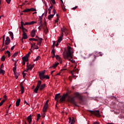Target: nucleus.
<instances>
[{"label":"nucleus","instance_id":"4468645a","mask_svg":"<svg viewBox=\"0 0 124 124\" xmlns=\"http://www.w3.org/2000/svg\"><path fill=\"white\" fill-rule=\"evenodd\" d=\"M20 102H21V99H18V100H17V101H16V107H18V106H19V105H20Z\"/></svg>","mask_w":124,"mask_h":124},{"label":"nucleus","instance_id":"ddd939ff","mask_svg":"<svg viewBox=\"0 0 124 124\" xmlns=\"http://www.w3.org/2000/svg\"><path fill=\"white\" fill-rule=\"evenodd\" d=\"M31 37H34L35 36V30H32L31 33Z\"/></svg>","mask_w":124,"mask_h":124},{"label":"nucleus","instance_id":"de8ad7c7","mask_svg":"<svg viewBox=\"0 0 124 124\" xmlns=\"http://www.w3.org/2000/svg\"><path fill=\"white\" fill-rule=\"evenodd\" d=\"M38 40L40 42H42V40H43V39L42 38H38Z\"/></svg>","mask_w":124,"mask_h":124},{"label":"nucleus","instance_id":"6e6d98bb","mask_svg":"<svg viewBox=\"0 0 124 124\" xmlns=\"http://www.w3.org/2000/svg\"><path fill=\"white\" fill-rule=\"evenodd\" d=\"M56 16H57L56 20L58 21L60 19V16L58 14L56 15Z\"/></svg>","mask_w":124,"mask_h":124},{"label":"nucleus","instance_id":"a211bd4d","mask_svg":"<svg viewBox=\"0 0 124 124\" xmlns=\"http://www.w3.org/2000/svg\"><path fill=\"white\" fill-rule=\"evenodd\" d=\"M60 93H57L55 95V100H57L58 98H60L61 97Z\"/></svg>","mask_w":124,"mask_h":124},{"label":"nucleus","instance_id":"6e6552de","mask_svg":"<svg viewBox=\"0 0 124 124\" xmlns=\"http://www.w3.org/2000/svg\"><path fill=\"white\" fill-rule=\"evenodd\" d=\"M22 38H23V39H27L28 38L27 33H26L24 31H23V33H22Z\"/></svg>","mask_w":124,"mask_h":124},{"label":"nucleus","instance_id":"aec40b11","mask_svg":"<svg viewBox=\"0 0 124 124\" xmlns=\"http://www.w3.org/2000/svg\"><path fill=\"white\" fill-rule=\"evenodd\" d=\"M41 84H42V82L41 80H39L38 81V83L36 87H38V88H40V86H41Z\"/></svg>","mask_w":124,"mask_h":124},{"label":"nucleus","instance_id":"ea45409f","mask_svg":"<svg viewBox=\"0 0 124 124\" xmlns=\"http://www.w3.org/2000/svg\"><path fill=\"white\" fill-rule=\"evenodd\" d=\"M30 11H32V12L36 11V9L33 8H30Z\"/></svg>","mask_w":124,"mask_h":124},{"label":"nucleus","instance_id":"bf43d9fd","mask_svg":"<svg viewBox=\"0 0 124 124\" xmlns=\"http://www.w3.org/2000/svg\"><path fill=\"white\" fill-rule=\"evenodd\" d=\"M30 25V22H26L25 24H24V26H26V25Z\"/></svg>","mask_w":124,"mask_h":124},{"label":"nucleus","instance_id":"49530a36","mask_svg":"<svg viewBox=\"0 0 124 124\" xmlns=\"http://www.w3.org/2000/svg\"><path fill=\"white\" fill-rule=\"evenodd\" d=\"M42 19H43L42 16H39V18H38L39 21H42Z\"/></svg>","mask_w":124,"mask_h":124},{"label":"nucleus","instance_id":"dca6fc26","mask_svg":"<svg viewBox=\"0 0 124 124\" xmlns=\"http://www.w3.org/2000/svg\"><path fill=\"white\" fill-rule=\"evenodd\" d=\"M22 59L23 60L22 64L23 65H25L26 64V62H28V59H26V58H22Z\"/></svg>","mask_w":124,"mask_h":124},{"label":"nucleus","instance_id":"13d9d810","mask_svg":"<svg viewBox=\"0 0 124 124\" xmlns=\"http://www.w3.org/2000/svg\"><path fill=\"white\" fill-rule=\"evenodd\" d=\"M102 53L101 52H99V53H98V56H100L101 57H102Z\"/></svg>","mask_w":124,"mask_h":124},{"label":"nucleus","instance_id":"c9c22d12","mask_svg":"<svg viewBox=\"0 0 124 124\" xmlns=\"http://www.w3.org/2000/svg\"><path fill=\"white\" fill-rule=\"evenodd\" d=\"M18 54H19V52H16L13 55L12 57H13V58H15L16 57V56H17V55H18Z\"/></svg>","mask_w":124,"mask_h":124},{"label":"nucleus","instance_id":"1a4fd4ad","mask_svg":"<svg viewBox=\"0 0 124 124\" xmlns=\"http://www.w3.org/2000/svg\"><path fill=\"white\" fill-rule=\"evenodd\" d=\"M96 57V56L95 55H94V60H93V61H91L89 62V66L90 67H92V66L93 65V62H94V61H95Z\"/></svg>","mask_w":124,"mask_h":124},{"label":"nucleus","instance_id":"603ef678","mask_svg":"<svg viewBox=\"0 0 124 124\" xmlns=\"http://www.w3.org/2000/svg\"><path fill=\"white\" fill-rule=\"evenodd\" d=\"M53 12L54 13L53 15L55 16V14H56V13H57V11H56V10H55V8L53 9Z\"/></svg>","mask_w":124,"mask_h":124},{"label":"nucleus","instance_id":"4be33fe9","mask_svg":"<svg viewBox=\"0 0 124 124\" xmlns=\"http://www.w3.org/2000/svg\"><path fill=\"white\" fill-rule=\"evenodd\" d=\"M16 70H17V67H16V66H15V67L13 68L14 75H16Z\"/></svg>","mask_w":124,"mask_h":124},{"label":"nucleus","instance_id":"e2e57ef3","mask_svg":"<svg viewBox=\"0 0 124 124\" xmlns=\"http://www.w3.org/2000/svg\"><path fill=\"white\" fill-rule=\"evenodd\" d=\"M20 89L21 91H24V86H20Z\"/></svg>","mask_w":124,"mask_h":124},{"label":"nucleus","instance_id":"2eb2a0df","mask_svg":"<svg viewBox=\"0 0 124 124\" xmlns=\"http://www.w3.org/2000/svg\"><path fill=\"white\" fill-rule=\"evenodd\" d=\"M30 55H31V52H29L27 54L23 57V59H26V60H28V58L30 57Z\"/></svg>","mask_w":124,"mask_h":124},{"label":"nucleus","instance_id":"79ce46f5","mask_svg":"<svg viewBox=\"0 0 124 124\" xmlns=\"http://www.w3.org/2000/svg\"><path fill=\"white\" fill-rule=\"evenodd\" d=\"M24 25H25V23H24V22L23 21H21V26L22 28H24Z\"/></svg>","mask_w":124,"mask_h":124},{"label":"nucleus","instance_id":"37998d69","mask_svg":"<svg viewBox=\"0 0 124 124\" xmlns=\"http://www.w3.org/2000/svg\"><path fill=\"white\" fill-rule=\"evenodd\" d=\"M40 117H41L40 114H39V113L38 114L37 121H38V120H39V119H40Z\"/></svg>","mask_w":124,"mask_h":124},{"label":"nucleus","instance_id":"393cba45","mask_svg":"<svg viewBox=\"0 0 124 124\" xmlns=\"http://www.w3.org/2000/svg\"><path fill=\"white\" fill-rule=\"evenodd\" d=\"M31 69H32V67L31 66V65H27V71H28V70H31Z\"/></svg>","mask_w":124,"mask_h":124},{"label":"nucleus","instance_id":"412c9836","mask_svg":"<svg viewBox=\"0 0 124 124\" xmlns=\"http://www.w3.org/2000/svg\"><path fill=\"white\" fill-rule=\"evenodd\" d=\"M43 30L45 33H47L48 32V28H47V27H43Z\"/></svg>","mask_w":124,"mask_h":124},{"label":"nucleus","instance_id":"20e7f679","mask_svg":"<svg viewBox=\"0 0 124 124\" xmlns=\"http://www.w3.org/2000/svg\"><path fill=\"white\" fill-rule=\"evenodd\" d=\"M88 112H90L92 115H93L94 116H96V117H101L100 114L99 113V110H88Z\"/></svg>","mask_w":124,"mask_h":124},{"label":"nucleus","instance_id":"f3484780","mask_svg":"<svg viewBox=\"0 0 124 124\" xmlns=\"http://www.w3.org/2000/svg\"><path fill=\"white\" fill-rule=\"evenodd\" d=\"M45 87H46V84H44L42 85H41V87H40V91H42V90H43Z\"/></svg>","mask_w":124,"mask_h":124},{"label":"nucleus","instance_id":"3c124183","mask_svg":"<svg viewBox=\"0 0 124 124\" xmlns=\"http://www.w3.org/2000/svg\"><path fill=\"white\" fill-rule=\"evenodd\" d=\"M35 23H36V22L31 21V22H30V25H33V24H35Z\"/></svg>","mask_w":124,"mask_h":124},{"label":"nucleus","instance_id":"f03ea898","mask_svg":"<svg viewBox=\"0 0 124 124\" xmlns=\"http://www.w3.org/2000/svg\"><path fill=\"white\" fill-rule=\"evenodd\" d=\"M64 52L63 53V57L64 59H66V60H68L69 61H70V59H68V58H70V59H72V54H73V52L72 51V48L71 47L68 46L67 47V52H66V55L65 54H64Z\"/></svg>","mask_w":124,"mask_h":124},{"label":"nucleus","instance_id":"774afa93","mask_svg":"<svg viewBox=\"0 0 124 124\" xmlns=\"http://www.w3.org/2000/svg\"><path fill=\"white\" fill-rule=\"evenodd\" d=\"M93 124H99V123H98V122H94Z\"/></svg>","mask_w":124,"mask_h":124},{"label":"nucleus","instance_id":"09e8293b","mask_svg":"<svg viewBox=\"0 0 124 124\" xmlns=\"http://www.w3.org/2000/svg\"><path fill=\"white\" fill-rule=\"evenodd\" d=\"M6 0V1L7 3H8V4H10V2H11V0Z\"/></svg>","mask_w":124,"mask_h":124},{"label":"nucleus","instance_id":"b1692460","mask_svg":"<svg viewBox=\"0 0 124 124\" xmlns=\"http://www.w3.org/2000/svg\"><path fill=\"white\" fill-rule=\"evenodd\" d=\"M69 123H70L71 122V124H74V123H75V121H74V119H71V118H69Z\"/></svg>","mask_w":124,"mask_h":124},{"label":"nucleus","instance_id":"c03bdc74","mask_svg":"<svg viewBox=\"0 0 124 124\" xmlns=\"http://www.w3.org/2000/svg\"><path fill=\"white\" fill-rule=\"evenodd\" d=\"M62 70H66V69H63L61 70V71H60V72L58 74H57L56 75V76H57V75H61V73L62 71Z\"/></svg>","mask_w":124,"mask_h":124},{"label":"nucleus","instance_id":"7c9ffc66","mask_svg":"<svg viewBox=\"0 0 124 124\" xmlns=\"http://www.w3.org/2000/svg\"><path fill=\"white\" fill-rule=\"evenodd\" d=\"M31 12V9H26L22 11V12Z\"/></svg>","mask_w":124,"mask_h":124},{"label":"nucleus","instance_id":"a19ab883","mask_svg":"<svg viewBox=\"0 0 124 124\" xmlns=\"http://www.w3.org/2000/svg\"><path fill=\"white\" fill-rule=\"evenodd\" d=\"M22 32H23V31H26L27 32L28 31V30L26 29V28H24V27H23L22 28Z\"/></svg>","mask_w":124,"mask_h":124},{"label":"nucleus","instance_id":"0e129e2a","mask_svg":"<svg viewBox=\"0 0 124 124\" xmlns=\"http://www.w3.org/2000/svg\"><path fill=\"white\" fill-rule=\"evenodd\" d=\"M39 27H40V28H42L43 29V28H45V26H43V24H40V26Z\"/></svg>","mask_w":124,"mask_h":124},{"label":"nucleus","instance_id":"39448f33","mask_svg":"<svg viewBox=\"0 0 124 124\" xmlns=\"http://www.w3.org/2000/svg\"><path fill=\"white\" fill-rule=\"evenodd\" d=\"M45 71L39 73V76L40 77V80H43V79H45Z\"/></svg>","mask_w":124,"mask_h":124},{"label":"nucleus","instance_id":"bb28decb","mask_svg":"<svg viewBox=\"0 0 124 124\" xmlns=\"http://www.w3.org/2000/svg\"><path fill=\"white\" fill-rule=\"evenodd\" d=\"M54 15H50L48 16V20H51V19H52V18H53L54 17Z\"/></svg>","mask_w":124,"mask_h":124},{"label":"nucleus","instance_id":"864d4df0","mask_svg":"<svg viewBox=\"0 0 124 124\" xmlns=\"http://www.w3.org/2000/svg\"><path fill=\"white\" fill-rule=\"evenodd\" d=\"M33 48L37 50L38 49H39V47H38V46H35V47H33Z\"/></svg>","mask_w":124,"mask_h":124},{"label":"nucleus","instance_id":"8fccbe9b","mask_svg":"<svg viewBox=\"0 0 124 124\" xmlns=\"http://www.w3.org/2000/svg\"><path fill=\"white\" fill-rule=\"evenodd\" d=\"M41 43H42V42H38L37 45H39V46H41Z\"/></svg>","mask_w":124,"mask_h":124},{"label":"nucleus","instance_id":"423d86ee","mask_svg":"<svg viewBox=\"0 0 124 124\" xmlns=\"http://www.w3.org/2000/svg\"><path fill=\"white\" fill-rule=\"evenodd\" d=\"M67 95V94H63V96L60 98V102L62 103V102H64V101H65V98H66Z\"/></svg>","mask_w":124,"mask_h":124},{"label":"nucleus","instance_id":"5fc2aeb1","mask_svg":"<svg viewBox=\"0 0 124 124\" xmlns=\"http://www.w3.org/2000/svg\"><path fill=\"white\" fill-rule=\"evenodd\" d=\"M4 40H5V38H2V46L4 45Z\"/></svg>","mask_w":124,"mask_h":124},{"label":"nucleus","instance_id":"680f3d73","mask_svg":"<svg viewBox=\"0 0 124 124\" xmlns=\"http://www.w3.org/2000/svg\"><path fill=\"white\" fill-rule=\"evenodd\" d=\"M17 62H18V60L15 61V63H14V66H16V64L17 63Z\"/></svg>","mask_w":124,"mask_h":124},{"label":"nucleus","instance_id":"69168bd1","mask_svg":"<svg viewBox=\"0 0 124 124\" xmlns=\"http://www.w3.org/2000/svg\"><path fill=\"white\" fill-rule=\"evenodd\" d=\"M45 78L46 79H50V77L48 76H45Z\"/></svg>","mask_w":124,"mask_h":124},{"label":"nucleus","instance_id":"5701e85b","mask_svg":"<svg viewBox=\"0 0 124 124\" xmlns=\"http://www.w3.org/2000/svg\"><path fill=\"white\" fill-rule=\"evenodd\" d=\"M38 90H39V87L36 86V88L34 90V92L35 93H38Z\"/></svg>","mask_w":124,"mask_h":124},{"label":"nucleus","instance_id":"f704fd0d","mask_svg":"<svg viewBox=\"0 0 124 124\" xmlns=\"http://www.w3.org/2000/svg\"><path fill=\"white\" fill-rule=\"evenodd\" d=\"M5 54H8V58H9V57H10L11 53L9 50H7V51H5Z\"/></svg>","mask_w":124,"mask_h":124},{"label":"nucleus","instance_id":"4c0bfd02","mask_svg":"<svg viewBox=\"0 0 124 124\" xmlns=\"http://www.w3.org/2000/svg\"><path fill=\"white\" fill-rule=\"evenodd\" d=\"M4 102H5V100H2L0 103V106H1L2 105V104H3V103H4Z\"/></svg>","mask_w":124,"mask_h":124},{"label":"nucleus","instance_id":"9b49d317","mask_svg":"<svg viewBox=\"0 0 124 124\" xmlns=\"http://www.w3.org/2000/svg\"><path fill=\"white\" fill-rule=\"evenodd\" d=\"M27 121L29 123V124H31V123L32 122V120H31V115H30L27 117Z\"/></svg>","mask_w":124,"mask_h":124},{"label":"nucleus","instance_id":"c85d7f7f","mask_svg":"<svg viewBox=\"0 0 124 124\" xmlns=\"http://www.w3.org/2000/svg\"><path fill=\"white\" fill-rule=\"evenodd\" d=\"M61 6L62 7V9L63 11H65V7H64V4H61Z\"/></svg>","mask_w":124,"mask_h":124},{"label":"nucleus","instance_id":"f8f14e48","mask_svg":"<svg viewBox=\"0 0 124 124\" xmlns=\"http://www.w3.org/2000/svg\"><path fill=\"white\" fill-rule=\"evenodd\" d=\"M66 31H67V29L64 27H63L62 28H61L62 34V33L63 34V33L65 32Z\"/></svg>","mask_w":124,"mask_h":124},{"label":"nucleus","instance_id":"a18cd8bd","mask_svg":"<svg viewBox=\"0 0 124 124\" xmlns=\"http://www.w3.org/2000/svg\"><path fill=\"white\" fill-rule=\"evenodd\" d=\"M8 33H9V34H10V36H13V32L10 31L8 32Z\"/></svg>","mask_w":124,"mask_h":124},{"label":"nucleus","instance_id":"72a5a7b5","mask_svg":"<svg viewBox=\"0 0 124 124\" xmlns=\"http://www.w3.org/2000/svg\"><path fill=\"white\" fill-rule=\"evenodd\" d=\"M1 61L2 62H4L5 61V57L4 56V55L2 56L1 58Z\"/></svg>","mask_w":124,"mask_h":124},{"label":"nucleus","instance_id":"338daca9","mask_svg":"<svg viewBox=\"0 0 124 124\" xmlns=\"http://www.w3.org/2000/svg\"><path fill=\"white\" fill-rule=\"evenodd\" d=\"M48 14H51V9H48Z\"/></svg>","mask_w":124,"mask_h":124},{"label":"nucleus","instance_id":"c756f323","mask_svg":"<svg viewBox=\"0 0 124 124\" xmlns=\"http://www.w3.org/2000/svg\"><path fill=\"white\" fill-rule=\"evenodd\" d=\"M40 59H41V57H40V56H38L36 57V59H34V60H33V61H34V62H36V61H38Z\"/></svg>","mask_w":124,"mask_h":124},{"label":"nucleus","instance_id":"6ab92c4d","mask_svg":"<svg viewBox=\"0 0 124 124\" xmlns=\"http://www.w3.org/2000/svg\"><path fill=\"white\" fill-rule=\"evenodd\" d=\"M59 62H57L55 64H53L52 66L50 67V68H51V67H54V68H56L57 67V66H58V65H59Z\"/></svg>","mask_w":124,"mask_h":124},{"label":"nucleus","instance_id":"2f4dec72","mask_svg":"<svg viewBox=\"0 0 124 124\" xmlns=\"http://www.w3.org/2000/svg\"><path fill=\"white\" fill-rule=\"evenodd\" d=\"M28 72L27 70H25L24 72H23L22 73V75H23V78H25V77H26V73H25V72Z\"/></svg>","mask_w":124,"mask_h":124},{"label":"nucleus","instance_id":"052dcab7","mask_svg":"<svg viewBox=\"0 0 124 124\" xmlns=\"http://www.w3.org/2000/svg\"><path fill=\"white\" fill-rule=\"evenodd\" d=\"M14 48H15V46H13L11 48V50L12 51H13V50H14Z\"/></svg>","mask_w":124,"mask_h":124},{"label":"nucleus","instance_id":"9d476101","mask_svg":"<svg viewBox=\"0 0 124 124\" xmlns=\"http://www.w3.org/2000/svg\"><path fill=\"white\" fill-rule=\"evenodd\" d=\"M63 36V33H62V34H61V36L58 38V42H61L62 41V37Z\"/></svg>","mask_w":124,"mask_h":124},{"label":"nucleus","instance_id":"4d7b16f0","mask_svg":"<svg viewBox=\"0 0 124 124\" xmlns=\"http://www.w3.org/2000/svg\"><path fill=\"white\" fill-rule=\"evenodd\" d=\"M51 1L53 4H56V1H55V0H51Z\"/></svg>","mask_w":124,"mask_h":124},{"label":"nucleus","instance_id":"f257e3e1","mask_svg":"<svg viewBox=\"0 0 124 124\" xmlns=\"http://www.w3.org/2000/svg\"><path fill=\"white\" fill-rule=\"evenodd\" d=\"M70 93H71V91H68L66 92V94H67L66 97L67 96L68 97V102H70V103H72V104H73V105H75V106L78 107V105L76 104L75 100H74L75 97H77V98L79 99L80 102H84V99H83V97H82L81 94L79 93L78 92L75 93L74 94L75 96L73 97H71L70 96H69V95H68Z\"/></svg>","mask_w":124,"mask_h":124},{"label":"nucleus","instance_id":"e433bc0d","mask_svg":"<svg viewBox=\"0 0 124 124\" xmlns=\"http://www.w3.org/2000/svg\"><path fill=\"white\" fill-rule=\"evenodd\" d=\"M51 54H52L53 56H54L56 55V54H55V49H52L51 50Z\"/></svg>","mask_w":124,"mask_h":124},{"label":"nucleus","instance_id":"58836bf2","mask_svg":"<svg viewBox=\"0 0 124 124\" xmlns=\"http://www.w3.org/2000/svg\"><path fill=\"white\" fill-rule=\"evenodd\" d=\"M0 72H1V74H3V75H4V73H5V71L2 69H0Z\"/></svg>","mask_w":124,"mask_h":124},{"label":"nucleus","instance_id":"0eeeda50","mask_svg":"<svg viewBox=\"0 0 124 124\" xmlns=\"http://www.w3.org/2000/svg\"><path fill=\"white\" fill-rule=\"evenodd\" d=\"M10 41H11V40H10V38H9V37L7 36V37L6 38L5 45H9V43H10Z\"/></svg>","mask_w":124,"mask_h":124},{"label":"nucleus","instance_id":"473e14b6","mask_svg":"<svg viewBox=\"0 0 124 124\" xmlns=\"http://www.w3.org/2000/svg\"><path fill=\"white\" fill-rule=\"evenodd\" d=\"M56 60H58V61H61V57H60V56H59L58 55H57L56 56Z\"/></svg>","mask_w":124,"mask_h":124},{"label":"nucleus","instance_id":"7ed1b4c3","mask_svg":"<svg viewBox=\"0 0 124 124\" xmlns=\"http://www.w3.org/2000/svg\"><path fill=\"white\" fill-rule=\"evenodd\" d=\"M49 102V100H47L43 108V111L44 113V114L43 115V118H45V113L47 112V109H48V103Z\"/></svg>","mask_w":124,"mask_h":124},{"label":"nucleus","instance_id":"cd10ccee","mask_svg":"<svg viewBox=\"0 0 124 124\" xmlns=\"http://www.w3.org/2000/svg\"><path fill=\"white\" fill-rule=\"evenodd\" d=\"M16 74L15 75V76L16 78V79H18V76H20V73H17V72H16Z\"/></svg>","mask_w":124,"mask_h":124},{"label":"nucleus","instance_id":"a878e982","mask_svg":"<svg viewBox=\"0 0 124 124\" xmlns=\"http://www.w3.org/2000/svg\"><path fill=\"white\" fill-rule=\"evenodd\" d=\"M30 41H38V39L35 38H30Z\"/></svg>","mask_w":124,"mask_h":124}]
</instances>
